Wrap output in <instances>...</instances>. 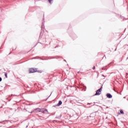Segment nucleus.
Returning <instances> with one entry per match:
<instances>
[{
	"mask_svg": "<svg viewBox=\"0 0 128 128\" xmlns=\"http://www.w3.org/2000/svg\"><path fill=\"white\" fill-rule=\"evenodd\" d=\"M102 70H106V68H102Z\"/></svg>",
	"mask_w": 128,
	"mask_h": 128,
	"instance_id": "18",
	"label": "nucleus"
},
{
	"mask_svg": "<svg viewBox=\"0 0 128 128\" xmlns=\"http://www.w3.org/2000/svg\"><path fill=\"white\" fill-rule=\"evenodd\" d=\"M52 58H50V57L48 58V60H52Z\"/></svg>",
	"mask_w": 128,
	"mask_h": 128,
	"instance_id": "25",
	"label": "nucleus"
},
{
	"mask_svg": "<svg viewBox=\"0 0 128 128\" xmlns=\"http://www.w3.org/2000/svg\"><path fill=\"white\" fill-rule=\"evenodd\" d=\"M55 118H58V120H60V116H56Z\"/></svg>",
	"mask_w": 128,
	"mask_h": 128,
	"instance_id": "17",
	"label": "nucleus"
},
{
	"mask_svg": "<svg viewBox=\"0 0 128 128\" xmlns=\"http://www.w3.org/2000/svg\"><path fill=\"white\" fill-rule=\"evenodd\" d=\"M88 104H92V103H88L87 104V106H88Z\"/></svg>",
	"mask_w": 128,
	"mask_h": 128,
	"instance_id": "21",
	"label": "nucleus"
},
{
	"mask_svg": "<svg viewBox=\"0 0 128 128\" xmlns=\"http://www.w3.org/2000/svg\"><path fill=\"white\" fill-rule=\"evenodd\" d=\"M92 70H96V66H94L92 68Z\"/></svg>",
	"mask_w": 128,
	"mask_h": 128,
	"instance_id": "22",
	"label": "nucleus"
},
{
	"mask_svg": "<svg viewBox=\"0 0 128 128\" xmlns=\"http://www.w3.org/2000/svg\"><path fill=\"white\" fill-rule=\"evenodd\" d=\"M4 70H6V69L4 68Z\"/></svg>",
	"mask_w": 128,
	"mask_h": 128,
	"instance_id": "36",
	"label": "nucleus"
},
{
	"mask_svg": "<svg viewBox=\"0 0 128 128\" xmlns=\"http://www.w3.org/2000/svg\"><path fill=\"white\" fill-rule=\"evenodd\" d=\"M56 106H58V104L53 106V107H54V108H56Z\"/></svg>",
	"mask_w": 128,
	"mask_h": 128,
	"instance_id": "16",
	"label": "nucleus"
},
{
	"mask_svg": "<svg viewBox=\"0 0 128 128\" xmlns=\"http://www.w3.org/2000/svg\"><path fill=\"white\" fill-rule=\"evenodd\" d=\"M52 96V93H51V94H50V96H49L47 98H46V100H44V102H46V100H48V98H50V96Z\"/></svg>",
	"mask_w": 128,
	"mask_h": 128,
	"instance_id": "10",
	"label": "nucleus"
},
{
	"mask_svg": "<svg viewBox=\"0 0 128 128\" xmlns=\"http://www.w3.org/2000/svg\"><path fill=\"white\" fill-rule=\"evenodd\" d=\"M106 98H112V94H110V93H108L106 94Z\"/></svg>",
	"mask_w": 128,
	"mask_h": 128,
	"instance_id": "4",
	"label": "nucleus"
},
{
	"mask_svg": "<svg viewBox=\"0 0 128 128\" xmlns=\"http://www.w3.org/2000/svg\"><path fill=\"white\" fill-rule=\"evenodd\" d=\"M4 76L5 78H8V73L4 72Z\"/></svg>",
	"mask_w": 128,
	"mask_h": 128,
	"instance_id": "11",
	"label": "nucleus"
},
{
	"mask_svg": "<svg viewBox=\"0 0 128 128\" xmlns=\"http://www.w3.org/2000/svg\"><path fill=\"white\" fill-rule=\"evenodd\" d=\"M12 54V52H10V54Z\"/></svg>",
	"mask_w": 128,
	"mask_h": 128,
	"instance_id": "31",
	"label": "nucleus"
},
{
	"mask_svg": "<svg viewBox=\"0 0 128 128\" xmlns=\"http://www.w3.org/2000/svg\"><path fill=\"white\" fill-rule=\"evenodd\" d=\"M40 72V73H41L42 72V70H37V72Z\"/></svg>",
	"mask_w": 128,
	"mask_h": 128,
	"instance_id": "19",
	"label": "nucleus"
},
{
	"mask_svg": "<svg viewBox=\"0 0 128 128\" xmlns=\"http://www.w3.org/2000/svg\"><path fill=\"white\" fill-rule=\"evenodd\" d=\"M94 104H96V102H94Z\"/></svg>",
	"mask_w": 128,
	"mask_h": 128,
	"instance_id": "37",
	"label": "nucleus"
},
{
	"mask_svg": "<svg viewBox=\"0 0 128 128\" xmlns=\"http://www.w3.org/2000/svg\"><path fill=\"white\" fill-rule=\"evenodd\" d=\"M62 100H59L58 104H57V106H62Z\"/></svg>",
	"mask_w": 128,
	"mask_h": 128,
	"instance_id": "5",
	"label": "nucleus"
},
{
	"mask_svg": "<svg viewBox=\"0 0 128 128\" xmlns=\"http://www.w3.org/2000/svg\"><path fill=\"white\" fill-rule=\"evenodd\" d=\"M2 122H0V124H2Z\"/></svg>",
	"mask_w": 128,
	"mask_h": 128,
	"instance_id": "35",
	"label": "nucleus"
},
{
	"mask_svg": "<svg viewBox=\"0 0 128 128\" xmlns=\"http://www.w3.org/2000/svg\"><path fill=\"white\" fill-rule=\"evenodd\" d=\"M2 80V77H0V82Z\"/></svg>",
	"mask_w": 128,
	"mask_h": 128,
	"instance_id": "20",
	"label": "nucleus"
},
{
	"mask_svg": "<svg viewBox=\"0 0 128 128\" xmlns=\"http://www.w3.org/2000/svg\"><path fill=\"white\" fill-rule=\"evenodd\" d=\"M80 72H77V74H78Z\"/></svg>",
	"mask_w": 128,
	"mask_h": 128,
	"instance_id": "34",
	"label": "nucleus"
},
{
	"mask_svg": "<svg viewBox=\"0 0 128 128\" xmlns=\"http://www.w3.org/2000/svg\"><path fill=\"white\" fill-rule=\"evenodd\" d=\"M54 114H50V116H54V114Z\"/></svg>",
	"mask_w": 128,
	"mask_h": 128,
	"instance_id": "24",
	"label": "nucleus"
},
{
	"mask_svg": "<svg viewBox=\"0 0 128 128\" xmlns=\"http://www.w3.org/2000/svg\"><path fill=\"white\" fill-rule=\"evenodd\" d=\"M38 72L37 68H29V74H34V72Z\"/></svg>",
	"mask_w": 128,
	"mask_h": 128,
	"instance_id": "2",
	"label": "nucleus"
},
{
	"mask_svg": "<svg viewBox=\"0 0 128 128\" xmlns=\"http://www.w3.org/2000/svg\"><path fill=\"white\" fill-rule=\"evenodd\" d=\"M94 106V104L91 106H88V105H84V108H91V106Z\"/></svg>",
	"mask_w": 128,
	"mask_h": 128,
	"instance_id": "6",
	"label": "nucleus"
},
{
	"mask_svg": "<svg viewBox=\"0 0 128 128\" xmlns=\"http://www.w3.org/2000/svg\"><path fill=\"white\" fill-rule=\"evenodd\" d=\"M64 62H66V60H64Z\"/></svg>",
	"mask_w": 128,
	"mask_h": 128,
	"instance_id": "29",
	"label": "nucleus"
},
{
	"mask_svg": "<svg viewBox=\"0 0 128 128\" xmlns=\"http://www.w3.org/2000/svg\"><path fill=\"white\" fill-rule=\"evenodd\" d=\"M40 112V108H37L34 109V110H32L30 112H30V114H32V112Z\"/></svg>",
	"mask_w": 128,
	"mask_h": 128,
	"instance_id": "3",
	"label": "nucleus"
},
{
	"mask_svg": "<svg viewBox=\"0 0 128 128\" xmlns=\"http://www.w3.org/2000/svg\"><path fill=\"white\" fill-rule=\"evenodd\" d=\"M40 60H48V59H46V58H44V59H43V58H40Z\"/></svg>",
	"mask_w": 128,
	"mask_h": 128,
	"instance_id": "13",
	"label": "nucleus"
},
{
	"mask_svg": "<svg viewBox=\"0 0 128 128\" xmlns=\"http://www.w3.org/2000/svg\"><path fill=\"white\" fill-rule=\"evenodd\" d=\"M106 108H108V106H106Z\"/></svg>",
	"mask_w": 128,
	"mask_h": 128,
	"instance_id": "30",
	"label": "nucleus"
},
{
	"mask_svg": "<svg viewBox=\"0 0 128 128\" xmlns=\"http://www.w3.org/2000/svg\"><path fill=\"white\" fill-rule=\"evenodd\" d=\"M34 58H36L34 57V58H32L31 60H34Z\"/></svg>",
	"mask_w": 128,
	"mask_h": 128,
	"instance_id": "26",
	"label": "nucleus"
},
{
	"mask_svg": "<svg viewBox=\"0 0 128 128\" xmlns=\"http://www.w3.org/2000/svg\"><path fill=\"white\" fill-rule=\"evenodd\" d=\"M52 0H48L49 4H52Z\"/></svg>",
	"mask_w": 128,
	"mask_h": 128,
	"instance_id": "12",
	"label": "nucleus"
},
{
	"mask_svg": "<svg viewBox=\"0 0 128 128\" xmlns=\"http://www.w3.org/2000/svg\"><path fill=\"white\" fill-rule=\"evenodd\" d=\"M58 48V46H56V48Z\"/></svg>",
	"mask_w": 128,
	"mask_h": 128,
	"instance_id": "32",
	"label": "nucleus"
},
{
	"mask_svg": "<svg viewBox=\"0 0 128 128\" xmlns=\"http://www.w3.org/2000/svg\"><path fill=\"white\" fill-rule=\"evenodd\" d=\"M8 128H12V126L8 127Z\"/></svg>",
	"mask_w": 128,
	"mask_h": 128,
	"instance_id": "28",
	"label": "nucleus"
},
{
	"mask_svg": "<svg viewBox=\"0 0 128 128\" xmlns=\"http://www.w3.org/2000/svg\"><path fill=\"white\" fill-rule=\"evenodd\" d=\"M102 85L101 87L96 91V93L93 95V96H100L102 94Z\"/></svg>",
	"mask_w": 128,
	"mask_h": 128,
	"instance_id": "1",
	"label": "nucleus"
},
{
	"mask_svg": "<svg viewBox=\"0 0 128 128\" xmlns=\"http://www.w3.org/2000/svg\"><path fill=\"white\" fill-rule=\"evenodd\" d=\"M124 110H120V114H124Z\"/></svg>",
	"mask_w": 128,
	"mask_h": 128,
	"instance_id": "8",
	"label": "nucleus"
},
{
	"mask_svg": "<svg viewBox=\"0 0 128 128\" xmlns=\"http://www.w3.org/2000/svg\"><path fill=\"white\" fill-rule=\"evenodd\" d=\"M44 111L46 112L48 114H50V113H48V110H47V109H45V110H44Z\"/></svg>",
	"mask_w": 128,
	"mask_h": 128,
	"instance_id": "14",
	"label": "nucleus"
},
{
	"mask_svg": "<svg viewBox=\"0 0 128 128\" xmlns=\"http://www.w3.org/2000/svg\"><path fill=\"white\" fill-rule=\"evenodd\" d=\"M40 112H42V114H46L44 110H40Z\"/></svg>",
	"mask_w": 128,
	"mask_h": 128,
	"instance_id": "15",
	"label": "nucleus"
},
{
	"mask_svg": "<svg viewBox=\"0 0 128 128\" xmlns=\"http://www.w3.org/2000/svg\"><path fill=\"white\" fill-rule=\"evenodd\" d=\"M102 76H104H104H104V74H102Z\"/></svg>",
	"mask_w": 128,
	"mask_h": 128,
	"instance_id": "27",
	"label": "nucleus"
},
{
	"mask_svg": "<svg viewBox=\"0 0 128 128\" xmlns=\"http://www.w3.org/2000/svg\"><path fill=\"white\" fill-rule=\"evenodd\" d=\"M115 50V51H116V48L115 49V50Z\"/></svg>",
	"mask_w": 128,
	"mask_h": 128,
	"instance_id": "33",
	"label": "nucleus"
},
{
	"mask_svg": "<svg viewBox=\"0 0 128 128\" xmlns=\"http://www.w3.org/2000/svg\"><path fill=\"white\" fill-rule=\"evenodd\" d=\"M10 122V120H3L2 122Z\"/></svg>",
	"mask_w": 128,
	"mask_h": 128,
	"instance_id": "23",
	"label": "nucleus"
},
{
	"mask_svg": "<svg viewBox=\"0 0 128 128\" xmlns=\"http://www.w3.org/2000/svg\"><path fill=\"white\" fill-rule=\"evenodd\" d=\"M72 36V38H73V40H74V38H76V34H74V36Z\"/></svg>",
	"mask_w": 128,
	"mask_h": 128,
	"instance_id": "9",
	"label": "nucleus"
},
{
	"mask_svg": "<svg viewBox=\"0 0 128 128\" xmlns=\"http://www.w3.org/2000/svg\"><path fill=\"white\" fill-rule=\"evenodd\" d=\"M42 26H44V18L43 20H42Z\"/></svg>",
	"mask_w": 128,
	"mask_h": 128,
	"instance_id": "7",
	"label": "nucleus"
}]
</instances>
